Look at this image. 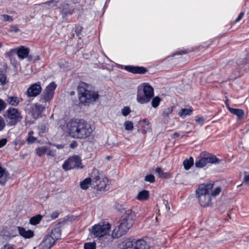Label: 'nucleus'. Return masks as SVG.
Returning <instances> with one entry per match:
<instances>
[{
  "instance_id": "nucleus-50",
  "label": "nucleus",
  "mask_w": 249,
  "mask_h": 249,
  "mask_svg": "<svg viewBox=\"0 0 249 249\" xmlns=\"http://www.w3.org/2000/svg\"><path fill=\"white\" fill-rule=\"evenodd\" d=\"M59 214V213L58 211H55L53 212L52 213H51V218L52 219H54L58 217Z\"/></svg>"
},
{
  "instance_id": "nucleus-46",
  "label": "nucleus",
  "mask_w": 249,
  "mask_h": 249,
  "mask_svg": "<svg viewBox=\"0 0 249 249\" xmlns=\"http://www.w3.org/2000/svg\"><path fill=\"white\" fill-rule=\"evenodd\" d=\"M6 107V104L5 102L1 99H0V112L4 110Z\"/></svg>"
},
{
  "instance_id": "nucleus-2",
  "label": "nucleus",
  "mask_w": 249,
  "mask_h": 249,
  "mask_svg": "<svg viewBox=\"0 0 249 249\" xmlns=\"http://www.w3.org/2000/svg\"><path fill=\"white\" fill-rule=\"evenodd\" d=\"M91 89L90 85L85 82H80L78 85L79 99L85 105L94 102L99 97L98 93L92 90Z\"/></svg>"
},
{
  "instance_id": "nucleus-52",
  "label": "nucleus",
  "mask_w": 249,
  "mask_h": 249,
  "mask_svg": "<svg viewBox=\"0 0 249 249\" xmlns=\"http://www.w3.org/2000/svg\"><path fill=\"white\" fill-rule=\"evenodd\" d=\"M244 15V12L240 13V14L239 15V16H238L237 18L235 19V23H237V22H239L242 18Z\"/></svg>"
},
{
  "instance_id": "nucleus-17",
  "label": "nucleus",
  "mask_w": 249,
  "mask_h": 249,
  "mask_svg": "<svg viewBox=\"0 0 249 249\" xmlns=\"http://www.w3.org/2000/svg\"><path fill=\"white\" fill-rule=\"evenodd\" d=\"M44 109V107L42 105L37 103L35 104L31 110V114L33 118L35 119L41 118Z\"/></svg>"
},
{
  "instance_id": "nucleus-57",
  "label": "nucleus",
  "mask_w": 249,
  "mask_h": 249,
  "mask_svg": "<svg viewBox=\"0 0 249 249\" xmlns=\"http://www.w3.org/2000/svg\"><path fill=\"white\" fill-rule=\"evenodd\" d=\"M225 104L226 105V106L227 108V109H228V110L230 111V109H231L232 107H230V105L228 103V100L227 99L225 102Z\"/></svg>"
},
{
  "instance_id": "nucleus-44",
  "label": "nucleus",
  "mask_w": 249,
  "mask_h": 249,
  "mask_svg": "<svg viewBox=\"0 0 249 249\" xmlns=\"http://www.w3.org/2000/svg\"><path fill=\"white\" fill-rule=\"evenodd\" d=\"M83 30V27L81 25H77L75 30V33L77 36H79L81 35L82 31Z\"/></svg>"
},
{
  "instance_id": "nucleus-1",
  "label": "nucleus",
  "mask_w": 249,
  "mask_h": 249,
  "mask_svg": "<svg viewBox=\"0 0 249 249\" xmlns=\"http://www.w3.org/2000/svg\"><path fill=\"white\" fill-rule=\"evenodd\" d=\"M66 126L68 133L71 138L80 140L89 138L93 131L90 124L82 119H71Z\"/></svg>"
},
{
  "instance_id": "nucleus-9",
  "label": "nucleus",
  "mask_w": 249,
  "mask_h": 249,
  "mask_svg": "<svg viewBox=\"0 0 249 249\" xmlns=\"http://www.w3.org/2000/svg\"><path fill=\"white\" fill-rule=\"evenodd\" d=\"M136 219V215L134 212L131 209L125 211L124 213L122 216L120 221L127 225V226L131 228Z\"/></svg>"
},
{
  "instance_id": "nucleus-33",
  "label": "nucleus",
  "mask_w": 249,
  "mask_h": 249,
  "mask_svg": "<svg viewBox=\"0 0 249 249\" xmlns=\"http://www.w3.org/2000/svg\"><path fill=\"white\" fill-rule=\"evenodd\" d=\"M42 216L40 214H38L30 218V223L33 225H36L40 222Z\"/></svg>"
},
{
  "instance_id": "nucleus-11",
  "label": "nucleus",
  "mask_w": 249,
  "mask_h": 249,
  "mask_svg": "<svg viewBox=\"0 0 249 249\" xmlns=\"http://www.w3.org/2000/svg\"><path fill=\"white\" fill-rule=\"evenodd\" d=\"M42 91L40 82H38L31 85L26 91V94L28 97H36Z\"/></svg>"
},
{
  "instance_id": "nucleus-24",
  "label": "nucleus",
  "mask_w": 249,
  "mask_h": 249,
  "mask_svg": "<svg viewBox=\"0 0 249 249\" xmlns=\"http://www.w3.org/2000/svg\"><path fill=\"white\" fill-rule=\"evenodd\" d=\"M61 222L58 223L56 225V227L52 229L51 234L50 235H52V237H53L56 241L61 237V230L60 229V226H59Z\"/></svg>"
},
{
  "instance_id": "nucleus-5",
  "label": "nucleus",
  "mask_w": 249,
  "mask_h": 249,
  "mask_svg": "<svg viewBox=\"0 0 249 249\" xmlns=\"http://www.w3.org/2000/svg\"><path fill=\"white\" fill-rule=\"evenodd\" d=\"M57 87L56 84L52 82L45 88L43 92L40 97L39 102L44 104L45 106L49 105L50 101L53 99L54 90Z\"/></svg>"
},
{
  "instance_id": "nucleus-37",
  "label": "nucleus",
  "mask_w": 249,
  "mask_h": 249,
  "mask_svg": "<svg viewBox=\"0 0 249 249\" xmlns=\"http://www.w3.org/2000/svg\"><path fill=\"white\" fill-rule=\"evenodd\" d=\"M125 129L127 131H132L133 129V124L131 121H126L124 123Z\"/></svg>"
},
{
  "instance_id": "nucleus-27",
  "label": "nucleus",
  "mask_w": 249,
  "mask_h": 249,
  "mask_svg": "<svg viewBox=\"0 0 249 249\" xmlns=\"http://www.w3.org/2000/svg\"><path fill=\"white\" fill-rule=\"evenodd\" d=\"M92 178H88L84 179L80 183V186L83 190H87L89 185L92 186Z\"/></svg>"
},
{
  "instance_id": "nucleus-54",
  "label": "nucleus",
  "mask_w": 249,
  "mask_h": 249,
  "mask_svg": "<svg viewBox=\"0 0 249 249\" xmlns=\"http://www.w3.org/2000/svg\"><path fill=\"white\" fill-rule=\"evenodd\" d=\"M172 111V110L170 108H168L164 110L163 111V115H168L169 113H171Z\"/></svg>"
},
{
  "instance_id": "nucleus-59",
  "label": "nucleus",
  "mask_w": 249,
  "mask_h": 249,
  "mask_svg": "<svg viewBox=\"0 0 249 249\" xmlns=\"http://www.w3.org/2000/svg\"><path fill=\"white\" fill-rule=\"evenodd\" d=\"M5 246H7L6 249H15L14 248L13 245L11 244H6Z\"/></svg>"
},
{
  "instance_id": "nucleus-19",
  "label": "nucleus",
  "mask_w": 249,
  "mask_h": 249,
  "mask_svg": "<svg viewBox=\"0 0 249 249\" xmlns=\"http://www.w3.org/2000/svg\"><path fill=\"white\" fill-rule=\"evenodd\" d=\"M196 197L197 198L199 203L202 207L208 206L211 203V195H196Z\"/></svg>"
},
{
  "instance_id": "nucleus-48",
  "label": "nucleus",
  "mask_w": 249,
  "mask_h": 249,
  "mask_svg": "<svg viewBox=\"0 0 249 249\" xmlns=\"http://www.w3.org/2000/svg\"><path fill=\"white\" fill-rule=\"evenodd\" d=\"M7 142V140L6 138H3L0 140V148L5 146Z\"/></svg>"
},
{
  "instance_id": "nucleus-53",
  "label": "nucleus",
  "mask_w": 249,
  "mask_h": 249,
  "mask_svg": "<svg viewBox=\"0 0 249 249\" xmlns=\"http://www.w3.org/2000/svg\"><path fill=\"white\" fill-rule=\"evenodd\" d=\"M115 208L119 211H121L124 210V209L123 207V206L119 203L116 204Z\"/></svg>"
},
{
  "instance_id": "nucleus-58",
  "label": "nucleus",
  "mask_w": 249,
  "mask_h": 249,
  "mask_svg": "<svg viewBox=\"0 0 249 249\" xmlns=\"http://www.w3.org/2000/svg\"><path fill=\"white\" fill-rule=\"evenodd\" d=\"M244 181L246 184H249V175L245 176Z\"/></svg>"
},
{
  "instance_id": "nucleus-60",
  "label": "nucleus",
  "mask_w": 249,
  "mask_h": 249,
  "mask_svg": "<svg viewBox=\"0 0 249 249\" xmlns=\"http://www.w3.org/2000/svg\"><path fill=\"white\" fill-rule=\"evenodd\" d=\"M55 146L58 149H62L64 148V145L63 144H55Z\"/></svg>"
},
{
  "instance_id": "nucleus-20",
  "label": "nucleus",
  "mask_w": 249,
  "mask_h": 249,
  "mask_svg": "<svg viewBox=\"0 0 249 249\" xmlns=\"http://www.w3.org/2000/svg\"><path fill=\"white\" fill-rule=\"evenodd\" d=\"M203 155H204L207 164L208 163L219 164L221 161V160L217 158L215 155L206 152H203Z\"/></svg>"
},
{
  "instance_id": "nucleus-36",
  "label": "nucleus",
  "mask_w": 249,
  "mask_h": 249,
  "mask_svg": "<svg viewBox=\"0 0 249 249\" xmlns=\"http://www.w3.org/2000/svg\"><path fill=\"white\" fill-rule=\"evenodd\" d=\"M58 2V0H52L48 2H46L45 3H44L43 4L44 5L45 7H46L47 8H51V7H54L57 6L56 3Z\"/></svg>"
},
{
  "instance_id": "nucleus-6",
  "label": "nucleus",
  "mask_w": 249,
  "mask_h": 249,
  "mask_svg": "<svg viewBox=\"0 0 249 249\" xmlns=\"http://www.w3.org/2000/svg\"><path fill=\"white\" fill-rule=\"evenodd\" d=\"M123 249H150L149 243L142 239L126 240Z\"/></svg>"
},
{
  "instance_id": "nucleus-31",
  "label": "nucleus",
  "mask_w": 249,
  "mask_h": 249,
  "mask_svg": "<svg viewBox=\"0 0 249 249\" xmlns=\"http://www.w3.org/2000/svg\"><path fill=\"white\" fill-rule=\"evenodd\" d=\"M184 168L186 170H188L194 164V159L190 157L189 159H185L183 162Z\"/></svg>"
},
{
  "instance_id": "nucleus-8",
  "label": "nucleus",
  "mask_w": 249,
  "mask_h": 249,
  "mask_svg": "<svg viewBox=\"0 0 249 249\" xmlns=\"http://www.w3.org/2000/svg\"><path fill=\"white\" fill-rule=\"evenodd\" d=\"M110 228V225L108 223L106 224H98L92 227L90 233L94 237L100 238L106 235Z\"/></svg>"
},
{
  "instance_id": "nucleus-32",
  "label": "nucleus",
  "mask_w": 249,
  "mask_h": 249,
  "mask_svg": "<svg viewBox=\"0 0 249 249\" xmlns=\"http://www.w3.org/2000/svg\"><path fill=\"white\" fill-rule=\"evenodd\" d=\"M155 171L158 173L159 177L160 178H168L171 177L169 173L163 172L160 167L157 168Z\"/></svg>"
},
{
  "instance_id": "nucleus-29",
  "label": "nucleus",
  "mask_w": 249,
  "mask_h": 249,
  "mask_svg": "<svg viewBox=\"0 0 249 249\" xmlns=\"http://www.w3.org/2000/svg\"><path fill=\"white\" fill-rule=\"evenodd\" d=\"M149 196V192L146 190H143L139 192L137 198L139 200L142 201L147 199Z\"/></svg>"
},
{
  "instance_id": "nucleus-21",
  "label": "nucleus",
  "mask_w": 249,
  "mask_h": 249,
  "mask_svg": "<svg viewBox=\"0 0 249 249\" xmlns=\"http://www.w3.org/2000/svg\"><path fill=\"white\" fill-rule=\"evenodd\" d=\"M17 229L18 231L19 235L24 238H31L34 235V231L32 230H28L26 231L24 228L20 226H18Z\"/></svg>"
},
{
  "instance_id": "nucleus-39",
  "label": "nucleus",
  "mask_w": 249,
  "mask_h": 249,
  "mask_svg": "<svg viewBox=\"0 0 249 249\" xmlns=\"http://www.w3.org/2000/svg\"><path fill=\"white\" fill-rule=\"evenodd\" d=\"M144 180L150 183H154L155 181V178L154 175L149 174L145 177Z\"/></svg>"
},
{
  "instance_id": "nucleus-51",
  "label": "nucleus",
  "mask_w": 249,
  "mask_h": 249,
  "mask_svg": "<svg viewBox=\"0 0 249 249\" xmlns=\"http://www.w3.org/2000/svg\"><path fill=\"white\" fill-rule=\"evenodd\" d=\"M196 122L200 124H202L204 123V119L203 117H198L196 119Z\"/></svg>"
},
{
  "instance_id": "nucleus-14",
  "label": "nucleus",
  "mask_w": 249,
  "mask_h": 249,
  "mask_svg": "<svg viewBox=\"0 0 249 249\" xmlns=\"http://www.w3.org/2000/svg\"><path fill=\"white\" fill-rule=\"evenodd\" d=\"M124 69L133 74H143L148 71V70L142 66L127 65L124 67Z\"/></svg>"
},
{
  "instance_id": "nucleus-12",
  "label": "nucleus",
  "mask_w": 249,
  "mask_h": 249,
  "mask_svg": "<svg viewBox=\"0 0 249 249\" xmlns=\"http://www.w3.org/2000/svg\"><path fill=\"white\" fill-rule=\"evenodd\" d=\"M213 183H203L198 186V188L196 190V195H211L212 189L213 187Z\"/></svg>"
},
{
  "instance_id": "nucleus-61",
  "label": "nucleus",
  "mask_w": 249,
  "mask_h": 249,
  "mask_svg": "<svg viewBox=\"0 0 249 249\" xmlns=\"http://www.w3.org/2000/svg\"><path fill=\"white\" fill-rule=\"evenodd\" d=\"M40 129L42 130L43 132H44L46 130V126L45 125H41L40 126Z\"/></svg>"
},
{
  "instance_id": "nucleus-15",
  "label": "nucleus",
  "mask_w": 249,
  "mask_h": 249,
  "mask_svg": "<svg viewBox=\"0 0 249 249\" xmlns=\"http://www.w3.org/2000/svg\"><path fill=\"white\" fill-rule=\"evenodd\" d=\"M55 242L56 241L52 237V235L48 234L40 244L39 248L40 249H51Z\"/></svg>"
},
{
  "instance_id": "nucleus-43",
  "label": "nucleus",
  "mask_w": 249,
  "mask_h": 249,
  "mask_svg": "<svg viewBox=\"0 0 249 249\" xmlns=\"http://www.w3.org/2000/svg\"><path fill=\"white\" fill-rule=\"evenodd\" d=\"M221 188L218 187L215 188L213 191H211V196H216L218 195H219L221 192Z\"/></svg>"
},
{
  "instance_id": "nucleus-3",
  "label": "nucleus",
  "mask_w": 249,
  "mask_h": 249,
  "mask_svg": "<svg viewBox=\"0 0 249 249\" xmlns=\"http://www.w3.org/2000/svg\"><path fill=\"white\" fill-rule=\"evenodd\" d=\"M153 87L148 83H143L137 88V101L141 104L148 103L154 96Z\"/></svg>"
},
{
  "instance_id": "nucleus-35",
  "label": "nucleus",
  "mask_w": 249,
  "mask_h": 249,
  "mask_svg": "<svg viewBox=\"0 0 249 249\" xmlns=\"http://www.w3.org/2000/svg\"><path fill=\"white\" fill-rule=\"evenodd\" d=\"M47 151V148L45 146H42L37 148L36 149V154L41 157L46 154Z\"/></svg>"
},
{
  "instance_id": "nucleus-13",
  "label": "nucleus",
  "mask_w": 249,
  "mask_h": 249,
  "mask_svg": "<svg viewBox=\"0 0 249 249\" xmlns=\"http://www.w3.org/2000/svg\"><path fill=\"white\" fill-rule=\"evenodd\" d=\"M59 9L63 18H66L68 15H72L75 11V7L68 3H61Z\"/></svg>"
},
{
  "instance_id": "nucleus-63",
  "label": "nucleus",
  "mask_w": 249,
  "mask_h": 249,
  "mask_svg": "<svg viewBox=\"0 0 249 249\" xmlns=\"http://www.w3.org/2000/svg\"><path fill=\"white\" fill-rule=\"evenodd\" d=\"M40 59V56L39 55L36 56V58L35 59V60H38Z\"/></svg>"
},
{
  "instance_id": "nucleus-28",
  "label": "nucleus",
  "mask_w": 249,
  "mask_h": 249,
  "mask_svg": "<svg viewBox=\"0 0 249 249\" xmlns=\"http://www.w3.org/2000/svg\"><path fill=\"white\" fill-rule=\"evenodd\" d=\"M230 112L237 117L238 120H241L243 118L245 113L244 111L241 109L232 108Z\"/></svg>"
},
{
  "instance_id": "nucleus-10",
  "label": "nucleus",
  "mask_w": 249,
  "mask_h": 249,
  "mask_svg": "<svg viewBox=\"0 0 249 249\" xmlns=\"http://www.w3.org/2000/svg\"><path fill=\"white\" fill-rule=\"evenodd\" d=\"M130 228L127 226L124 223L120 221V224L116 227L112 232L113 238H118L125 234Z\"/></svg>"
},
{
  "instance_id": "nucleus-49",
  "label": "nucleus",
  "mask_w": 249,
  "mask_h": 249,
  "mask_svg": "<svg viewBox=\"0 0 249 249\" xmlns=\"http://www.w3.org/2000/svg\"><path fill=\"white\" fill-rule=\"evenodd\" d=\"M5 123L3 119L0 117V131H1L5 127Z\"/></svg>"
},
{
  "instance_id": "nucleus-47",
  "label": "nucleus",
  "mask_w": 249,
  "mask_h": 249,
  "mask_svg": "<svg viewBox=\"0 0 249 249\" xmlns=\"http://www.w3.org/2000/svg\"><path fill=\"white\" fill-rule=\"evenodd\" d=\"M19 31V29L17 25H11L9 29V31L11 32L17 33Z\"/></svg>"
},
{
  "instance_id": "nucleus-62",
  "label": "nucleus",
  "mask_w": 249,
  "mask_h": 249,
  "mask_svg": "<svg viewBox=\"0 0 249 249\" xmlns=\"http://www.w3.org/2000/svg\"><path fill=\"white\" fill-rule=\"evenodd\" d=\"M142 122L147 125L149 126L150 123L147 121L146 119H144L142 120Z\"/></svg>"
},
{
  "instance_id": "nucleus-41",
  "label": "nucleus",
  "mask_w": 249,
  "mask_h": 249,
  "mask_svg": "<svg viewBox=\"0 0 249 249\" xmlns=\"http://www.w3.org/2000/svg\"><path fill=\"white\" fill-rule=\"evenodd\" d=\"M33 133V131H30L29 132V136L27 139V142L29 144L34 143L35 142V141L36 140V138L31 136V134H32Z\"/></svg>"
},
{
  "instance_id": "nucleus-18",
  "label": "nucleus",
  "mask_w": 249,
  "mask_h": 249,
  "mask_svg": "<svg viewBox=\"0 0 249 249\" xmlns=\"http://www.w3.org/2000/svg\"><path fill=\"white\" fill-rule=\"evenodd\" d=\"M17 51V54L21 59H23L26 57H28L29 60H31V56L28 55L29 53V49L22 46L16 49Z\"/></svg>"
},
{
  "instance_id": "nucleus-34",
  "label": "nucleus",
  "mask_w": 249,
  "mask_h": 249,
  "mask_svg": "<svg viewBox=\"0 0 249 249\" xmlns=\"http://www.w3.org/2000/svg\"><path fill=\"white\" fill-rule=\"evenodd\" d=\"M151 100L152 107L154 108H157L159 106L161 99L159 96H153Z\"/></svg>"
},
{
  "instance_id": "nucleus-40",
  "label": "nucleus",
  "mask_w": 249,
  "mask_h": 249,
  "mask_svg": "<svg viewBox=\"0 0 249 249\" xmlns=\"http://www.w3.org/2000/svg\"><path fill=\"white\" fill-rule=\"evenodd\" d=\"M130 108L128 106L124 107L121 110V113L124 116H127L130 113Z\"/></svg>"
},
{
  "instance_id": "nucleus-38",
  "label": "nucleus",
  "mask_w": 249,
  "mask_h": 249,
  "mask_svg": "<svg viewBox=\"0 0 249 249\" xmlns=\"http://www.w3.org/2000/svg\"><path fill=\"white\" fill-rule=\"evenodd\" d=\"M84 248V249H96V243L94 242L86 243Z\"/></svg>"
},
{
  "instance_id": "nucleus-7",
  "label": "nucleus",
  "mask_w": 249,
  "mask_h": 249,
  "mask_svg": "<svg viewBox=\"0 0 249 249\" xmlns=\"http://www.w3.org/2000/svg\"><path fill=\"white\" fill-rule=\"evenodd\" d=\"M62 167L66 171L74 168H82L81 159L77 155L71 156L65 161L62 165Z\"/></svg>"
},
{
  "instance_id": "nucleus-23",
  "label": "nucleus",
  "mask_w": 249,
  "mask_h": 249,
  "mask_svg": "<svg viewBox=\"0 0 249 249\" xmlns=\"http://www.w3.org/2000/svg\"><path fill=\"white\" fill-rule=\"evenodd\" d=\"M16 54L17 51L16 49H12L4 53L5 56L6 58H8L10 60L11 63L14 66H16L17 64L16 60Z\"/></svg>"
},
{
  "instance_id": "nucleus-55",
  "label": "nucleus",
  "mask_w": 249,
  "mask_h": 249,
  "mask_svg": "<svg viewBox=\"0 0 249 249\" xmlns=\"http://www.w3.org/2000/svg\"><path fill=\"white\" fill-rule=\"evenodd\" d=\"M78 145L77 142L76 141H73L71 143L70 147L71 148H74Z\"/></svg>"
},
{
  "instance_id": "nucleus-4",
  "label": "nucleus",
  "mask_w": 249,
  "mask_h": 249,
  "mask_svg": "<svg viewBox=\"0 0 249 249\" xmlns=\"http://www.w3.org/2000/svg\"><path fill=\"white\" fill-rule=\"evenodd\" d=\"M3 116L8 125L12 126L20 122L22 119L20 111L13 107H9L5 112Z\"/></svg>"
},
{
  "instance_id": "nucleus-25",
  "label": "nucleus",
  "mask_w": 249,
  "mask_h": 249,
  "mask_svg": "<svg viewBox=\"0 0 249 249\" xmlns=\"http://www.w3.org/2000/svg\"><path fill=\"white\" fill-rule=\"evenodd\" d=\"M206 165V160L204 155H203V153H202V154H200V156L196 159L195 166L196 167L200 168L204 167Z\"/></svg>"
},
{
  "instance_id": "nucleus-56",
  "label": "nucleus",
  "mask_w": 249,
  "mask_h": 249,
  "mask_svg": "<svg viewBox=\"0 0 249 249\" xmlns=\"http://www.w3.org/2000/svg\"><path fill=\"white\" fill-rule=\"evenodd\" d=\"M180 134L178 132H175L172 135L171 138L173 139H176L178 138Z\"/></svg>"
},
{
  "instance_id": "nucleus-64",
  "label": "nucleus",
  "mask_w": 249,
  "mask_h": 249,
  "mask_svg": "<svg viewBox=\"0 0 249 249\" xmlns=\"http://www.w3.org/2000/svg\"><path fill=\"white\" fill-rule=\"evenodd\" d=\"M6 247L7 246H5V245L2 248H1L0 249H6Z\"/></svg>"
},
{
  "instance_id": "nucleus-30",
  "label": "nucleus",
  "mask_w": 249,
  "mask_h": 249,
  "mask_svg": "<svg viewBox=\"0 0 249 249\" xmlns=\"http://www.w3.org/2000/svg\"><path fill=\"white\" fill-rule=\"evenodd\" d=\"M193 108L190 107L189 108H183L181 109L178 112V115L182 118H185L187 116L191 115L193 113Z\"/></svg>"
},
{
  "instance_id": "nucleus-26",
  "label": "nucleus",
  "mask_w": 249,
  "mask_h": 249,
  "mask_svg": "<svg viewBox=\"0 0 249 249\" xmlns=\"http://www.w3.org/2000/svg\"><path fill=\"white\" fill-rule=\"evenodd\" d=\"M7 103L12 106H17L19 103L20 100L17 96H8L6 100Z\"/></svg>"
},
{
  "instance_id": "nucleus-42",
  "label": "nucleus",
  "mask_w": 249,
  "mask_h": 249,
  "mask_svg": "<svg viewBox=\"0 0 249 249\" xmlns=\"http://www.w3.org/2000/svg\"><path fill=\"white\" fill-rule=\"evenodd\" d=\"M1 16L2 17V20L3 21H12L13 20V18L12 16L5 14L2 15Z\"/></svg>"
},
{
  "instance_id": "nucleus-16",
  "label": "nucleus",
  "mask_w": 249,
  "mask_h": 249,
  "mask_svg": "<svg viewBox=\"0 0 249 249\" xmlns=\"http://www.w3.org/2000/svg\"><path fill=\"white\" fill-rule=\"evenodd\" d=\"M98 180L100 181L99 176L92 178V187L99 191L104 190L107 186V179H102V180L97 184Z\"/></svg>"
},
{
  "instance_id": "nucleus-45",
  "label": "nucleus",
  "mask_w": 249,
  "mask_h": 249,
  "mask_svg": "<svg viewBox=\"0 0 249 249\" xmlns=\"http://www.w3.org/2000/svg\"><path fill=\"white\" fill-rule=\"evenodd\" d=\"M6 76L5 74L0 73V82L1 85H4L6 83Z\"/></svg>"
},
{
  "instance_id": "nucleus-22",
  "label": "nucleus",
  "mask_w": 249,
  "mask_h": 249,
  "mask_svg": "<svg viewBox=\"0 0 249 249\" xmlns=\"http://www.w3.org/2000/svg\"><path fill=\"white\" fill-rule=\"evenodd\" d=\"M9 173L5 168L0 165V184L4 185L7 181L9 179Z\"/></svg>"
}]
</instances>
